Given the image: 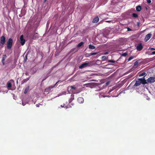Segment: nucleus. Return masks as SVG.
Listing matches in <instances>:
<instances>
[{
    "mask_svg": "<svg viewBox=\"0 0 155 155\" xmlns=\"http://www.w3.org/2000/svg\"><path fill=\"white\" fill-rule=\"evenodd\" d=\"M144 77L139 78L138 80L136 81L134 86L137 87L139 86L141 84H145L147 83L146 80L145 79Z\"/></svg>",
    "mask_w": 155,
    "mask_h": 155,
    "instance_id": "nucleus-1",
    "label": "nucleus"
},
{
    "mask_svg": "<svg viewBox=\"0 0 155 155\" xmlns=\"http://www.w3.org/2000/svg\"><path fill=\"white\" fill-rule=\"evenodd\" d=\"M92 65V63L90 61H86L80 65L79 68L80 69H82L87 67H90Z\"/></svg>",
    "mask_w": 155,
    "mask_h": 155,
    "instance_id": "nucleus-2",
    "label": "nucleus"
},
{
    "mask_svg": "<svg viewBox=\"0 0 155 155\" xmlns=\"http://www.w3.org/2000/svg\"><path fill=\"white\" fill-rule=\"evenodd\" d=\"M13 40L11 38H9L6 42L7 48L10 50L12 47Z\"/></svg>",
    "mask_w": 155,
    "mask_h": 155,
    "instance_id": "nucleus-3",
    "label": "nucleus"
},
{
    "mask_svg": "<svg viewBox=\"0 0 155 155\" xmlns=\"http://www.w3.org/2000/svg\"><path fill=\"white\" fill-rule=\"evenodd\" d=\"M6 42V38L4 36H2L0 37V45H3Z\"/></svg>",
    "mask_w": 155,
    "mask_h": 155,
    "instance_id": "nucleus-4",
    "label": "nucleus"
},
{
    "mask_svg": "<svg viewBox=\"0 0 155 155\" xmlns=\"http://www.w3.org/2000/svg\"><path fill=\"white\" fill-rule=\"evenodd\" d=\"M147 81L148 83H151L155 82V77H151L149 78L147 80Z\"/></svg>",
    "mask_w": 155,
    "mask_h": 155,
    "instance_id": "nucleus-5",
    "label": "nucleus"
},
{
    "mask_svg": "<svg viewBox=\"0 0 155 155\" xmlns=\"http://www.w3.org/2000/svg\"><path fill=\"white\" fill-rule=\"evenodd\" d=\"M20 43L21 45H23L25 42V39L24 38L23 35H21L20 37Z\"/></svg>",
    "mask_w": 155,
    "mask_h": 155,
    "instance_id": "nucleus-6",
    "label": "nucleus"
},
{
    "mask_svg": "<svg viewBox=\"0 0 155 155\" xmlns=\"http://www.w3.org/2000/svg\"><path fill=\"white\" fill-rule=\"evenodd\" d=\"M54 87L50 86L46 88L45 90V92L46 94H48L49 92L51 91V90Z\"/></svg>",
    "mask_w": 155,
    "mask_h": 155,
    "instance_id": "nucleus-7",
    "label": "nucleus"
},
{
    "mask_svg": "<svg viewBox=\"0 0 155 155\" xmlns=\"http://www.w3.org/2000/svg\"><path fill=\"white\" fill-rule=\"evenodd\" d=\"M143 48V46L142 45V44H139L137 47V49L138 51H141Z\"/></svg>",
    "mask_w": 155,
    "mask_h": 155,
    "instance_id": "nucleus-8",
    "label": "nucleus"
},
{
    "mask_svg": "<svg viewBox=\"0 0 155 155\" xmlns=\"http://www.w3.org/2000/svg\"><path fill=\"white\" fill-rule=\"evenodd\" d=\"M152 35L150 34H147L144 40L147 41L148 40L151 38Z\"/></svg>",
    "mask_w": 155,
    "mask_h": 155,
    "instance_id": "nucleus-9",
    "label": "nucleus"
},
{
    "mask_svg": "<svg viewBox=\"0 0 155 155\" xmlns=\"http://www.w3.org/2000/svg\"><path fill=\"white\" fill-rule=\"evenodd\" d=\"M6 57H7V56L6 54L3 55L2 56V64L3 65H4L5 64V59H6Z\"/></svg>",
    "mask_w": 155,
    "mask_h": 155,
    "instance_id": "nucleus-10",
    "label": "nucleus"
},
{
    "mask_svg": "<svg viewBox=\"0 0 155 155\" xmlns=\"http://www.w3.org/2000/svg\"><path fill=\"white\" fill-rule=\"evenodd\" d=\"M99 21V17L98 16H97L93 19L92 22L94 23H97Z\"/></svg>",
    "mask_w": 155,
    "mask_h": 155,
    "instance_id": "nucleus-11",
    "label": "nucleus"
},
{
    "mask_svg": "<svg viewBox=\"0 0 155 155\" xmlns=\"http://www.w3.org/2000/svg\"><path fill=\"white\" fill-rule=\"evenodd\" d=\"M74 99V95L72 94L71 95V97L69 99V103H70Z\"/></svg>",
    "mask_w": 155,
    "mask_h": 155,
    "instance_id": "nucleus-12",
    "label": "nucleus"
},
{
    "mask_svg": "<svg viewBox=\"0 0 155 155\" xmlns=\"http://www.w3.org/2000/svg\"><path fill=\"white\" fill-rule=\"evenodd\" d=\"M78 101L79 103H83L84 101V100L83 98L82 97H79L78 99Z\"/></svg>",
    "mask_w": 155,
    "mask_h": 155,
    "instance_id": "nucleus-13",
    "label": "nucleus"
},
{
    "mask_svg": "<svg viewBox=\"0 0 155 155\" xmlns=\"http://www.w3.org/2000/svg\"><path fill=\"white\" fill-rule=\"evenodd\" d=\"M29 53V51H28L26 53V54L25 55V57L24 58V63H25L26 62L27 60L28 59V58H27L28 56Z\"/></svg>",
    "mask_w": 155,
    "mask_h": 155,
    "instance_id": "nucleus-14",
    "label": "nucleus"
},
{
    "mask_svg": "<svg viewBox=\"0 0 155 155\" xmlns=\"http://www.w3.org/2000/svg\"><path fill=\"white\" fill-rule=\"evenodd\" d=\"M30 77V76L28 78H27L26 79H23V81H22L21 84H23L24 83H25L27 81H28L29 80Z\"/></svg>",
    "mask_w": 155,
    "mask_h": 155,
    "instance_id": "nucleus-15",
    "label": "nucleus"
},
{
    "mask_svg": "<svg viewBox=\"0 0 155 155\" xmlns=\"http://www.w3.org/2000/svg\"><path fill=\"white\" fill-rule=\"evenodd\" d=\"M141 9V7L140 5H138L136 7V10L138 12H140Z\"/></svg>",
    "mask_w": 155,
    "mask_h": 155,
    "instance_id": "nucleus-16",
    "label": "nucleus"
},
{
    "mask_svg": "<svg viewBox=\"0 0 155 155\" xmlns=\"http://www.w3.org/2000/svg\"><path fill=\"white\" fill-rule=\"evenodd\" d=\"M29 86H28L27 87H26L25 88L24 91V93L25 94H26L27 93V92H28V90H29Z\"/></svg>",
    "mask_w": 155,
    "mask_h": 155,
    "instance_id": "nucleus-17",
    "label": "nucleus"
},
{
    "mask_svg": "<svg viewBox=\"0 0 155 155\" xmlns=\"http://www.w3.org/2000/svg\"><path fill=\"white\" fill-rule=\"evenodd\" d=\"M7 86L8 87L11 88L12 86V83L10 82H8L7 84Z\"/></svg>",
    "mask_w": 155,
    "mask_h": 155,
    "instance_id": "nucleus-18",
    "label": "nucleus"
},
{
    "mask_svg": "<svg viewBox=\"0 0 155 155\" xmlns=\"http://www.w3.org/2000/svg\"><path fill=\"white\" fill-rule=\"evenodd\" d=\"M89 48L91 49H94L95 48V47L93 45H90L89 46Z\"/></svg>",
    "mask_w": 155,
    "mask_h": 155,
    "instance_id": "nucleus-19",
    "label": "nucleus"
},
{
    "mask_svg": "<svg viewBox=\"0 0 155 155\" xmlns=\"http://www.w3.org/2000/svg\"><path fill=\"white\" fill-rule=\"evenodd\" d=\"M84 43L83 42H80L78 45L77 46V47L78 48H79V47H81V46H82L83 44H84Z\"/></svg>",
    "mask_w": 155,
    "mask_h": 155,
    "instance_id": "nucleus-20",
    "label": "nucleus"
},
{
    "mask_svg": "<svg viewBox=\"0 0 155 155\" xmlns=\"http://www.w3.org/2000/svg\"><path fill=\"white\" fill-rule=\"evenodd\" d=\"M132 16L133 17L135 18H137L138 17V15L137 14L135 13H134L132 14Z\"/></svg>",
    "mask_w": 155,
    "mask_h": 155,
    "instance_id": "nucleus-21",
    "label": "nucleus"
},
{
    "mask_svg": "<svg viewBox=\"0 0 155 155\" xmlns=\"http://www.w3.org/2000/svg\"><path fill=\"white\" fill-rule=\"evenodd\" d=\"M135 57V56H131V57H130L127 60V61H130L131 60L133 59Z\"/></svg>",
    "mask_w": 155,
    "mask_h": 155,
    "instance_id": "nucleus-22",
    "label": "nucleus"
},
{
    "mask_svg": "<svg viewBox=\"0 0 155 155\" xmlns=\"http://www.w3.org/2000/svg\"><path fill=\"white\" fill-rule=\"evenodd\" d=\"M146 75V73L145 72H143L142 73L140 74L139 75V77H141L143 76H145Z\"/></svg>",
    "mask_w": 155,
    "mask_h": 155,
    "instance_id": "nucleus-23",
    "label": "nucleus"
},
{
    "mask_svg": "<svg viewBox=\"0 0 155 155\" xmlns=\"http://www.w3.org/2000/svg\"><path fill=\"white\" fill-rule=\"evenodd\" d=\"M61 107H64V108H66V109L67 108H69V107L68 106V105H67V106H66V105L64 104H63V105H61Z\"/></svg>",
    "mask_w": 155,
    "mask_h": 155,
    "instance_id": "nucleus-24",
    "label": "nucleus"
},
{
    "mask_svg": "<svg viewBox=\"0 0 155 155\" xmlns=\"http://www.w3.org/2000/svg\"><path fill=\"white\" fill-rule=\"evenodd\" d=\"M97 52H93V53H90V55H94L97 54Z\"/></svg>",
    "mask_w": 155,
    "mask_h": 155,
    "instance_id": "nucleus-25",
    "label": "nucleus"
},
{
    "mask_svg": "<svg viewBox=\"0 0 155 155\" xmlns=\"http://www.w3.org/2000/svg\"><path fill=\"white\" fill-rule=\"evenodd\" d=\"M71 89L72 90H75L76 89V87H74V86H71L70 87Z\"/></svg>",
    "mask_w": 155,
    "mask_h": 155,
    "instance_id": "nucleus-26",
    "label": "nucleus"
},
{
    "mask_svg": "<svg viewBox=\"0 0 155 155\" xmlns=\"http://www.w3.org/2000/svg\"><path fill=\"white\" fill-rule=\"evenodd\" d=\"M127 55V54L126 52L122 54V55L123 56H126Z\"/></svg>",
    "mask_w": 155,
    "mask_h": 155,
    "instance_id": "nucleus-27",
    "label": "nucleus"
},
{
    "mask_svg": "<svg viewBox=\"0 0 155 155\" xmlns=\"http://www.w3.org/2000/svg\"><path fill=\"white\" fill-rule=\"evenodd\" d=\"M108 62H111V63H114L115 62V61L112 60H109L108 61Z\"/></svg>",
    "mask_w": 155,
    "mask_h": 155,
    "instance_id": "nucleus-28",
    "label": "nucleus"
},
{
    "mask_svg": "<svg viewBox=\"0 0 155 155\" xmlns=\"http://www.w3.org/2000/svg\"><path fill=\"white\" fill-rule=\"evenodd\" d=\"M138 64V62L137 61H135L134 63V66H136Z\"/></svg>",
    "mask_w": 155,
    "mask_h": 155,
    "instance_id": "nucleus-29",
    "label": "nucleus"
},
{
    "mask_svg": "<svg viewBox=\"0 0 155 155\" xmlns=\"http://www.w3.org/2000/svg\"><path fill=\"white\" fill-rule=\"evenodd\" d=\"M147 3H150L151 2V0H147Z\"/></svg>",
    "mask_w": 155,
    "mask_h": 155,
    "instance_id": "nucleus-30",
    "label": "nucleus"
},
{
    "mask_svg": "<svg viewBox=\"0 0 155 155\" xmlns=\"http://www.w3.org/2000/svg\"><path fill=\"white\" fill-rule=\"evenodd\" d=\"M48 75H47L45 78L43 79V80L42 81V82H43L44 81H45L48 77Z\"/></svg>",
    "mask_w": 155,
    "mask_h": 155,
    "instance_id": "nucleus-31",
    "label": "nucleus"
},
{
    "mask_svg": "<svg viewBox=\"0 0 155 155\" xmlns=\"http://www.w3.org/2000/svg\"><path fill=\"white\" fill-rule=\"evenodd\" d=\"M155 54V51H153L151 54Z\"/></svg>",
    "mask_w": 155,
    "mask_h": 155,
    "instance_id": "nucleus-32",
    "label": "nucleus"
},
{
    "mask_svg": "<svg viewBox=\"0 0 155 155\" xmlns=\"http://www.w3.org/2000/svg\"><path fill=\"white\" fill-rule=\"evenodd\" d=\"M127 29L128 31H130L131 30V29H130L129 28H127Z\"/></svg>",
    "mask_w": 155,
    "mask_h": 155,
    "instance_id": "nucleus-33",
    "label": "nucleus"
},
{
    "mask_svg": "<svg viewBox=\"0 0 155 155\" xmlns=\"http://www.w3.org/2000/svg\"><path fill=\"white\" fill-rule=\"evenodd\" d=\"M149 49H150L151 50H155V48H150Z\"/></svg>",
    "mask_w": 155,
    "mask_h": 155,
    "instance_id": "nucleus-34",
    "label": "nucleus"
},
{
    "mask_svg": "<svg viewBox=\"0 0 155 155\" xmlns=\"http://www.w3.org/2000/svg\"><path fill=\"white\" fill-rule=\"evenodd\" d=\"M59 82V81H58L54 85V86H53V87H54L57 85V84L58 83V82Z\"/></svg>",
    "mask_w": 155,
    "mask_h": 155,
    "instance_id": "nucleus-35",
    "label": "nucleus"
},
{
    "mask_svg": "<svg viewBox=\"0 0 155 155\" xmlns=\"http://www.w3.org/2000/svg\"><path fill=\"white\" fill-rule=\"evenodd\" d=\"M25 74L26 75H28V73L27 72H26Z\"/></svg>",
    "mask_w": 155,
    "mask_h": 155,
    "instance_id": "nucleus-36",
    "label": "nucleus"
},
{
    "mask_svg": "<svg viewBox=\"0 0 155 155\" xmlns=\"http://www.w3.org/2000/svg\"><path fill=\"white\" fill-rule=\"evenodd\" d=\"M111 21H106V22H111Z\"/></svg>",
    "mask_w": 155,
    "mask_h": 155,
    "instance_id": "nucleus-37",
    "label": "nucleus"
},
{
    "mask_svg": "<svg viewBox=\"0 0 155 155\" xmlns=\"http://www.w3.org/2000/svg\"><path fill=\"white\" fill-rule=\"evenodd\" d=\"M36 107H39V106L38 104H36Z\"/></svg>",
    "mask_w": 155,
    "mask_h": 155,
    "instance_id": "nucleus-38",
    "label": "nucleus"
},
{
    "mask_svg": "<svg viewBox=\"0 0 155 155\" xmlns=\"http://www.w3.org/2000/svg\"><path fill=\"white\" fill-rule=\"evenodd\" d=\"M47 0H44V2H45L47 1Z\"/></svg>",
    "mask_w": 155,
    "mask_h": 155,
    "instance_id": "nucleus-39",
    "label": "nucleus"
},
{
    "mask_svg": "<svg viewBox=\"0 0 155 155\" xmlns=\"http://www.w3.org/2000/svg\"><path fill=\"white\" fill-rule=\"evenodd\" d=\"M22 105L24 106L25 105V104H24V103H22Z\"/></svg>",
    "mask_w": 155,
    "mask_h": 155,
    "instance_id": "nucleus-40",
    "label": "nucleus"
}]
</instances>
